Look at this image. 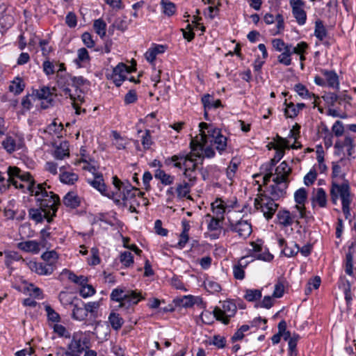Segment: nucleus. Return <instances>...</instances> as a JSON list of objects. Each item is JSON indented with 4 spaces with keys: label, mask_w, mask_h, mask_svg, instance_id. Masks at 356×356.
I'll return each instance as SVG.
<instances>
[{
    "label": "nucleus",
    "mask_w": 356,
    "mask_h": 356,
    "mask_svg": "<svg viewBox=\"0 0 356 356\" xmlns=\"http://www.w3.org/2000/svg\"><path fill=\"white\" fill-rule=\"evenodd\" d=\"M47 188H49L50 186H47L46 182L38 184L35 189L29 188V193L31 195L35 196L38 206L49 212V214L56 217L58 207L60 205V200L58 195L47 191Z\"/></svg>",
    "instance_id": "f257e3e1"
},
{
    "label": "nucleus",
    "mask_w": 356,
    "mask_h": 356,
    "mask_svg": "<svg viewBox=\"0 0 356 356\" xmlns=\"http://www.w3.org/2000/svg\"><path fill=\"white\" fill-rule=\"evenodd\" d=\"M307 198V193L305 188H300L294 193V200L296 205H305Z\"/></svg>",
    "instance_id": "a19ab883"
},
{
    "label": "nucleus",
    "mask_w": 356,
    "mask_h": 356,
    "mask_svg": "<svg viewBox=\"0 0 356 356\" xmlns=\"http://www.w3.org/2000/svg\"><path fill=\"white\" fill-rule=\"evenodd\" d=\"M327 35V31L321 19L315 22L314 35L320 41H323Z\"/></svg>",
    "instance_id": "2f4dec72"
},
{
    "label": "nucleus",
    "mask_w": 356,
    "mask_h": 356,
    "mask_svg": "<svg viewBox=\"0 0 356 356\" xmlns=\"http://www.w3.org/2000/svg\"><path fill=\"white\" fill-rule=\"evenodd\" d=\"M25 88V83L22 78L19 76L15 77L9 86V91L14 95H19Z\"/></svg>",
    "instance_id": "aec40b11"
},
{
    "label": "nucleus",
    "mask_w": 356,
    "mask_h": 356,
    "mask_svg": "<svg viewBox=\"0 0 356 356\" xmlns=\"http://www.w3.org/2000/svg\"><path fill=\"white\" fill-rule=\"evenodd\" d=\"M141 142L145 149H148L150 148V146L152 144V141L150 131L149 129L145 130V134L142 137Z\"/></svg>",
    "instance_id": "0e129e2a"
},
{
    "label": "nucleus",
    "mask_w": 356,
    "mask_h": 356,
    "mask_svg": "<svg viewBox=\"0 0 356 356\" xmlns=\"http://www.w3.org/2000/svg\"><path fill=\"white\" fill-rule=\"evenodd\" d=\"M312 202L313 207H314V202H317L320 207H325L327 205V195L325 190L323 188H318L316 191L315 196L312 197Z\"/></svg>",
    "instance_id": "b1692460"
},
{
    "label": "nucleus",
    "mask_w": 356,
    "mask_h": 356,
    "mask_svg": "<svg viewBox=\"0 0 356 356\" xmlns=\"http://www.w3.org/2000/svg\"><path fill=\"white\" fill-rule=\"evenodd\" d=\"M223 220L219 217H212L208 224V229L211 232L222 230L221 223Z\"/></svg>",
    "instance_id": "09e8293b"
},
{
    "label": "nucleus",
    "mask_w": 356,
    "mask_h": 356,
    "mask_svg": "<svg viewBox=\"0 0 356 356\" xmlns=\"http://www.w3.org/2000/svg\"><path fill=\"white\" fill-rule=\"evenodd\" d=\"M108 322L114 330H119L124 324V319L120 315L115 312H111L108 316Z\"/></svg>",
    "instance_id": "a878e982"
},
{
    "label": "nucleus",
    "mask_w": 356,
    "mask_h": 356,
    "mask_svg": "<svg viewBox=\"0 0 356 356\" xmlns=\"http://www.w3.org/2000/svg\"><path fill=\"white\" fill-rule=\"evenodd\" d=\"M90 60L88 50L84 48H80L77 51V58L74 60V63L79 67H82L81 63L89 61Z\"/></svg>",
    "instance_id": "58836bf2"
},
{
    "label": "nucleus",
    "mask_w": 356,
    "mask_h": 356,
    "mask_svg": "<svg viewBox=\"0 0 356 356\" xmlns=\"http://www.w3.org/2000/svg\"><path fill=\"white\" fill-rule=\"evenodd\" d=\"M88 183L90 184L94 188L100 192L102 195L106 196L107 197H113L114 195L113 191L108 192L107 186L104 182L102 174L95 175L94 179H88Z\"/></svg>",
    "instance_id": "1a4fd4ad"
},
{
    "label": "nucleus",
    "mask_w": 356,
    "mask_h": 356,
    "mask_svg": "<svg viewBox=\"0 0 356 356\" xmlns=\"http://www.w3.org/2000/svg\"><path fill=\"white\" fill-rule=\"evenodd\" d=\"M154 177L160 180L163 185H171L175 180L174 176L167 174L164 170L161 169L156 170Z\"/></svg>",
    "instance_id": "393cba45"
},
{
    "label": "nucleus",
    "mask_w": 356,
    "mask_h": 356,
    "mask_svg": "<svg viewBox=\"0 0 356 356\" xmlns=\"http://www.w3.org/2000/svg\"><path fill=\"white\" fill-rule=\"evenodd\" d=\"M55 96L56 95L51 90L49 87L44 86L39 89H33L31 95L29 94L24 96L22 99V106L24 109L27 111L30 110L32 106L30 99V97H31L33 100H41L40 108L45 110L54 106Z\"/></svg>",
    "instance_id": "f03ea898"
},
{
    "label": "nucleus",
    "mask_w": 356,
    "mask_h": 356,
    "mask_svg": "<svg viewBox=\"0 0 356 356\" xmlns=\"http://www.w3.org/2000/svg\"><path fill=\"white\" fill-rule=\"evenodd\" d=\"M254 204L257 210H261L266 220H270L274 216L279 204L268 198V195L261 193L254 199Z\"/></svg>",
    "instance_id": "39448f33"
},
{
    "label": "nucleus",
    "mask_w": 356,
    "mask_h": 356,
    "mask_svg": "<svg viewBox=\"0 0 356 356\" xmlns=\"http://www.w3.org/2000/svg\"><path fill=\"white\" fill-rule=\"evenodd\" d=\"M173 302L177 307H191L194 305V297L193 296H184L181 298L174 299Z\"/></svg>",
    "instance_id": "c756f323"
},
{
    "label": "nucleus",
    "mask_w": 356,
    "mask_h": 356,
    "mask_svg": "<svg viewBox=\"0 0 356 356\" xmlns=\"http://www.w3.org/2000/svg\"><path fill=\"white\" fill-rule=\"evenodd\" d=\"M227 138L221 134V132H218V134L213 138V143L216 145V149L221 154L227 147Z\"/></svg>",
    "instance_id": "e433bc0d"
},
{
    "label": "nucleus",
    "mask_w": 356,
    "mask_h": 356,
    "mask_svg": "<svg viewBox=\"0 0 356 356\" xmlns=\"http://www.w3.org/2000/svg\"><path fill=\"white\" fill-rule=\"evenodd\" d=\"M63 204L72 209H76L80 205V200L78 195L73 192H68L63 197Z\"/></svg>",
    "instance_id": "5701e85b"
},
{
    "label": "nucleus",
    "mask_w": 356,
    "mask_h": 356,
    "mask_svg": "<svg viewBox=\"0 0 356 356\" xmlns=\"http://www.w3.org/2000/svg\"><path fill=\"white\" fill-rule=\"evenodd\" d=\"M111 300L120 303L119 307L129 309L131 306L137 305L143 299L141 293L136 291L129 290L124 293L122 289H114L111 293Z\"/></svg>",
    "instance_id": "20e7f679"
},
{
    "label": "nucleus",
    "mask_w": 356,
    "mask_h": 356,
    "mask_svg": "<svg viewBox=\"0 0 356 356\" xmlns=\"http://www.w3.org/2000/svg\"><path fill=\"white\" fill-rule=\"evenodd\" d=\"M353 138H352L349 136H346L344 140L341 141L338 140L334 144V148L338 150H343V147H348L349 145H351L353 143Z\"/></svg>",
    "instance_id": "5fc2aeb1"
},
{
    "label": "nucleus",
    "mask_w": 356,
    "mask_h": 356,
    "mask_svg": "<svg viewBox=\"0 0 356 356\" xmlns=\"http://www.w3.org/2000/svg\"><path fill=\"white\" fill-rule=\"evenodd\" d=\"M229 222V230L238 234V236L242 238H248L252 233V225L247 220L242 219L234 222L229 218H227Z\"/></svg>",
    "instance_id": "0eeeda50"
},
{
    "label": "nucleus",
    "mask_w": 356,
    "mask_h": 356,
    "mask_svg": "<svg viewBox=\"0 0 356 356\" xmlns=\"http://www.w3.org/2000/svg\"><path fill=\"white\" fill-rule=\"evenodd\" d=\"M273 296H264L263 300L261 302L257 303L255 305V307H263V308H266V309L271 308L274 305V300H273Z\"/></svg>",
    "instance_id": "680f3d73"
},
{
    "label": "nucleus",
    "mask_w": 356,
    "mask_h": 356,
    "mask_svg": "<svg viewBox=\"0 0 356 356\" xmlns=\"http://www.w3.org/2000/svg\"><path fill=\"white\" fill-rule=\"evenodd\" d=\"M80 303L82 306L85 307L86 310L87 311V314H90V316L94 318H96L98 316V309L100 306L99 302L98 301L95 302H89L88 303H84L82 300H80Z\"/></svg>",
    "instance_id": "c9c22d12"
},
{
    "label": "nucleus",
    "mask_w": 356,
    "mask_h": 356,
    "mask_svg": "<svg viewBox=\"0 0 356 356\" xmlns=\"http://www.w3.org/2000/svg\"><path fill=\"white\" fill-rule=\"evenodd\" d=\"M345 272L349 275L353 274V254L350 251L346 255Z\"/></svg>",
    "instance_id": "603ef678"
},
{
    "label": "nucleus",
    "mask_w": 356,
    "mask_h": 356,
    "mask_svg": "<svg viewBox=\"0 0 356 356\" xmlns=\"http://www.w3.org/2000/svg\"><path fill=\"white\" fill-rule=\"evenodd\" d=\"M202 140H203V143H202L198 142L197 140H194L193 139V140H191V141L190 143V147L191 149V152H190L189 154H193V158L194 157L202 158L200 164L203 163L204 156H202V154H200V151L202 152L203 146H204L205 143H206V139Z\"/></svg>",
    "instance_id": "f3484780"
},
{
    "label": "nucleus",
    "mask_w": 356,
    "mask_h": 356,
    "mask_svg": "<svg viewBox=\"0 0 356 356\" xmlns=\"http://www.w3.org/2000/svg\"><path fill=\"white\" fill-rule=\"evenodd\" d=\"M339 196L341 199L343 213L345 218L348 219L350 216V204L351 202L350 186L348 180H344V182L341 184L332 182L330 188V198L332 204H336L337 203Z\"/></svg>",
    "instance_id": "7ed1b4c3"
},
{
    "label": "nucleus",
    "mask_w": 356,
    "mask_h": 356,
    "mask_svg": "<svg viewBox=\"0 0 356 356\" xmlns=\"http://www.w3.org/2000/svg\"><path fill=\"white\" fill-rule=\"evenodd\" d=\"M160 5L161 6L163 13L165 15L171 17L175 14L177 6L173 2L169 0H161Z\"/></svg>",
    "instance_id": "bb28decb"
},
{
    "label": "nucleus",
    "mask_w": 356,
    "mask_h": 356,
    "mask_svg": "<svg viewBox=\"0 0 356 356\" xmlns=\"http://www.w3.org/2000/svg\"><path fill=\"white\" fill-rule=\"evenodd\" d=\"M291 171V168L289 166L288 163L285 161H282L280 165L275 168L276 175H284L287 178H289Z\"/></svg>",
    "instance_id": "49530a36"
},
{
    "label": "nucleus",
    "mask_w": 356,
    "mask_h": 356,
    "mask_svg": "<svg viewBox=\"0 0 356 356\" xmlns=\"http://www.w3.org/2000/svg\"><path fill=\"white\" fill-rule=\"evenodd\" d=\"M91 252V258L88 261V264L92 266H96L98 265L101 260L99 257V250L97 248H92L90 250Z\"/></svg>",
    "instance_id": "052dcab7"
},
{
    "label": "nucleus",
    "mask_w": 356,
    "mask_h": 356,
    "mask_svg": "<svg viewBox=\"0 0 356 356\" xmlns=\"http://www.w3.org/2000/svg\"><path fill=\"white\" fill-rule=\"evenodd\" d=\"M323 98L327 104L331 106H334L339 100V96L334 92H327L323 96Z\"/></svg>",
    "instance_id": "338daca9"
},
{
    "label": "nucleus",
    "mask_w": 356,
    "mask_h": 356,
    "mask_svg": "<svg viewBox=\"0 0 356 356\" xmlns=\"http://www.w3.org/2000/svg\"><path fill=\"white\" fill-rule=\"evenodd\" d=\"M284 105L285 106L284 113L286 118H294L298 115L299 109L296 108L293 102L288 103L287 99H285Z\"/></svg>",
    "instance_id": "f704fd0d"
},
{
    "label": "nucleus",
    "mask_w": 356,
    "mask_h": 356,
    "mask_svg": "<svg viewBox=\"0 0 356 356\" xmlns=\"http://www.w3.org/2000/svg\"><path fill=\"white\" fill-rule=\"evenodd\" d=\"M86 84L90 85V81L83 78V76H72V86L79 88L81 86H84Z\"/></svg>",
    "instance_id": "e2e57ef3"
},
{
    "label": "nucleus",
    "mask_w": 356,
    "mask_h": 356,
    "mask_svg": "<svg viewBox=\"0 0 356 356\" xmlns=\"http://www.w3.org/2000/svg\"><path fill=\"white\" fill-rule=\"evenodd\" d=\"M222 309L218 307H216L213 313L214 317L218 321H220L224 325H228L230 321V318L233 317L237 310L236 305L232 300H225L222 302Z\"/></svg>",
    "instance_id": "423d86ee"
},
{
    "label": "nucleus",
    "mask_w": 356,
    "mask_h": 356,
    "mask_svg": "<svg viewBox=\"0 0 356 356\" xmlns=\"http://www.w3.org/2000/svg\"><path fill=\"white\" fill-rule=\"evenodd\" d=\"M68 143L63 141L57 146L54 152V156L58 160L63 159L65 156H70Z\"/></svg>",
    "instance_id": "4be33fe9"
},
{
    "label": "nucleus",
    "mask_w": 356,
    "mask_h": 356,
    "mask_svg": "<svg viewBox=\"0 0 356 356\" xmlns=\"http://www.w3.org/2000/svg\"><path fill=\"white\" fill-rule=\"evenodd\" d=\"M79 176L74 172H63L60 174V180L62 183L72 185L78 180Z\"/></svg>",
    "instance_id": "4c0bfd02"
},
{
    "label": "nucleus",
    "mask_w": 356,
    "mask_h": 356,
    "mask_svg": "<svg viewBox=\"0 0 356 356\" xmlns=\"http://www.w3.org/2000/svg\"><path fill=\"white\" fill-rule=\"evenodd\" d=\"M81 39L83 44L88 48H92L95 46V41L92 39L91 34L88 32H85L81 35Z\"/></svg>",
    "instance_id": "774afa93"
},
{
    "label": "nucleus",
    "mask_w": 356,
    "mask_h": 356,
    "mask_svg": "<svg viewBox=\"0 0 356 356\" xmlns=\"http://www.w3.org/2000/svg\"><path fill=\"white\" fill-rule=\"evenodd\" d=\"M17 247L20 250L27 252L38 253L40 251V243L35 241L20 242L17 244Z\"/></svg>",
    "instance_id": "a211bd4d"
},
{
    "label": "nucleus",
    "mask_w": 356,
    "mask_h": 356,
    "mask_svg": "<svg viewBox=\"0 0 356 356\" xmlns=\"http://www.w3.org/2000/svg\"><path fill=\"white\" fill-rule=\"evenodd\" d=\"M191 186H193L186 181H184L182 183L177 184L176 188L177 197L179 199H182L184 197L187 199H191L189 193L191 192Z\"/></svg>",
    "instance_id": "412c9836"
},
{
    "label": "nucleus",
    "mask_w": 356,
    "mask_h": 356,
    "mask_svg": "<svg viewBox=\"0 0 356 356\" xmlns=\"http://www.w3.org/2000/svg\"><path fill=\"white\" fill-rule=\"evenodd\" d=\"M44 309L47 312V316L49 321L59 323L61 320L60 316L49 305H44Z\"/></svg>",
    "instance_id": "c03bdc74"
},
{
    "label": "nucleus",
    "mask_w": 356,
    "mask_h": 356,
    "mask_svg": "<svg viewBox=\"0 0 356 356\" xmlns=\"http://www.w3.org/2000/svg\"><path fill=\"white\" fill-rule=\"evenodd\" d=\"M209 344H212L218 348H223L226 345V339L224 337H220V335H214L213 337L212 341L209 342Z\"/></svg>",
    "instance_id": "bf43d9fd"
},
{
    "label": "nucleus",
    "mask_w": 356,
    "mask_h": 356,
    "mask_svg": "<svg viewBox=\"0 0 356 356\" xmlns=\"http://www.w3.org/2000/svg\"><path fill=\"white\" fill-rule=\"evenodd\" d=\"M80 300H81L74 297L70 304L73 306L72 318L74 320L82 321L86 318L88 314L85 307L82 306L80 303Z\"/></svg>",
    "instance_id": "9d476101"
},
{
    "label": "nucleus",
    "mask_w": 356,
    "mask_h": 356,
    "mask_svg": "<svg viewBox=\"0 0 356 356\" xmlns=\"http://www.w3.org/2000/svg\"><path fill=\"white\" fill-rule=\"evenodd\" d=\"M277 218L278 223L284 227L291 226L294 222L291 213L286 209L280 210L277 213Z\"/></svg>",
    "instance_id": "4468645a"
},
{
    "label": "nucleus",
    "mask_w": 356,
    "mask_h": 356,
    "mask_svg": "<svg viewBox=\"0 0 356 356\" xmlns=\"http://www.w3.org/2000/svg\"><path fill=\"white\" fill-rule=\"evenodd\" d=\"M2 146L8 153L11 154L15 150V140L11 136H7L2 141Z\"/></svg>",
    "instance_id": "de8ad7c7"
},
{
    "label": "nucleus",
    "mask_w": 356,
    "mask_h": 356,
    "mask_svg": "<svg viewBox=\"0 0 356 356\" xmlns=\"http://www.w3.org/2000/svg\"><path fill=\"white\" fill-rule=\"evenodd\" d=\"M298 252L299 245L294 242H291L290 245H286V246L282 250V254L288 257L296 255Z\"/></svg>",
    "instance_id": "37998d69"
},
{
    "label": "nucleus",
    "mask_w": 356,
    "mask_h": 356,
    "mask_svg": "<svg viewBox=\"0 0 356 356\" xmlns=\"http://www.w3.org/2000/svg\"><path fill=\"white\" fill-rule=\"evenodd\" d=\"M57 84L58 88L63 90L65 95H68L71 99L74 97L71 94V90L69 86H72V76L70 74L65 72L63 74H57Z\"/></svg>",
    "instance_id": "9b49d317"
},
{
    "label": "nucleus",
    "mask_w": 356,
    "mask_h": 356,
    "mask_svg": "<svg viewBox=\"0 0 356 356\" xmlns=\"http://www.w3.org/2000/svg\"><path fill=\"white\" fill-rule=\"evenodd\" d=\"M95 292V288L92 285L88 284V283L79 289V294L83 298L92 296Z\"/></svg>",
    "instance_id": "864d4df0"
},
{
    "label": "nucleus",
    "mask_w": 356,
    "mask_h": 356,
    "mask_svg": "<svg viewBox=\"0 0 356 356\" xmlns=\"http://www.w3.org/2000/svg\"><path fill=\"white\" fill-rule=\"evenodd\" d=\"M321 73L325 77L327 86L333 88H339V81L337 74L334 70H322Z\"/></svg>",
    "instance_id": "2eb2a0df"
},
{
    "label": "nucleus",
    "mask_w": 356,
    "mask_h": 356,
    "mask_svg": "<svg viewBox=\"0 0 356 356\" xmlns=\"http://www.w3.org/2000/svg\"><path fill=\"white\" fill-rule=\"evenodd\" d=\"M305 6H294L292 8V14L299 25H304L307 20V13L303 9Z\"/></svg>",
    "instance_id": "6ab92c4d"
},
{
    "label": "nucleus",
    "mask_w": 356,
    "mask_h": 356,
    "mask_svg": "<svg viewBox=\"0 0 356 356\" xmlns=\"http://www.w3.org/2000/svg\"><path fill=\"white\" fill-rule=\"evenodd\" d=\"M136 71V63H135V66L132 70H128V65L123 63H120L117 65L113 69L112 75L119 76L122 75V76H126L125 72L131 73Z\"/></svg>",
    "instance_id": "473e14b6"
},
{
    "label": "nucleus",
    "mask_w": 356,
    "mask_h": 356,
    "mask_svg": "<svg viewBox=\"0 0 356 356\" xmlns=\"http://www.w3.org/2000/svg\"><path fill=\"white\" fill-rule=\"evenodd\" d=\"M58 254L55 250L47 251L44 252L41 256V258L44 261H47V263H51L52 264L58 259Z\"/></svg>",
    "instance_id": "4d7b16f0"
},
{
    "label": "nucleus",
    "mask_w": 356,
    "mask_h": 356,
    "mask_svg": "<svg viewBox=\"0 0 356 356\" xmlns=\"http://www.w3.org/2000/svg\"><path fill=\"white\" fill-rule=\"evenodd\" d=\"M285 189L286 188L277 185H270L268 187V191L270 193L268 198L274 201L279 200L286 194Z\"/></svg>",
    "instance_id": "cd10ccee"
},
{
    "label": "nucleus",
    "mask_w": 356,
    "mask_h": 356,
    "mask_svg": "<svg viewBox=\"0 0 356 356\" xmlns=\"http://www.w3.org/2000/svg\"><path fill=\"white\" fill-rule=\"evenodd\" d=\"M19 179L21 181H27L29 182V185L27 186V190L29 191V188H31V189L36 188V183L32 175L30 172H25L22 175H19Z\"/></svg>",
    "instance_id": "8fccbe9b"
},
{
    "label": "nucleus",
    "mask_w": 356,
    "mask_h": 356,
    "mask_svg": "<svg viewBox=\"0 0 356 356\" xmlns=\"http://www.w3.org/2000/svg\"><path fill=\"white\" fill-rule=\"evenodd\" d=\"M54 332L56 333L59 337L70 338V334L67 330L65 326L60 324H55L53 327Z\"/></svg>",
    "instance_id": "6e6d98bb"
},
{
    "label": "nucleus",
    "mask_w": 356,
    "mask_h": 356,
    "mask_svg": "<svg viewBox=\"0 0 356 356\" xmlns=\"http://www.w3.org/2000/svg\"><path fill=\"white\" fill-rule=\"evenodd\" d=\"M93 28L97 35L100 36L101 38H103L106 35V22L102 19H95L93 24Z\"/></svg>",
    "instance_id": "ea45409f"
},
{
    "label": "nucleus",
    "mask_w": 356,
    "mask_h": 356,
    "mask_svg": "<svg viewBox=\"0 0 356 356\" xmlns=\"http://www.w3.org/2000/svg\"><path fill=\"white\" fill-rule=\"evenodd\" d=\"M293 89L302 99L318 98L315 94L309 92L307 87L300 83L296 84Z\"/></svg>",
    "instance_id": "7c9ffc66"
},
{
    "label": "nucleus",
    "mask_w": 356,
    "mask_h": 356,
    "mask_svg": "<svg viewBox=\"0 0 356 356\" xmlns=\"http://www.w3.org/2000/svg\"><path fill=\"white\" fill-rule=\"evenodd\" d=\"M84 350L85 348L81 339H76L73 337L67 346V350L65 352V355L67 356H80Z\"/></svg>",
    "instance_id": "ddd939ff"
},
{
    "label": "nucleus",
    "mask_w": 356,
    "mask_h": 356,
    "mask_svg": "<svg viewBox=\"0 0 356 356\" xmlns=\"http://www.w3.org/2000/svg\"><path fill=\"white\" fill-rule=\"evenodd\" d=\"M171 161H183V164L186 166L187 162H193L195 159L193 157V154L180 153L177 155H173L170 157Z\"/></svg>",
    "instance_id": "a18cd8bd"
},
{
    "label": "nucleus",
    "mask_w": 356,
    "mask_h": 356,
    "mask_svg": "<svg viewBox=\"0 0 356 356\" xmlns=\"http://www.w3.org/2000/svg\"><path fill=\"white\" fill-rule=\"evenodd\" d=\"M28 266L32 271L40 275H48L54 272V266L51 263H38L31 261Z\"/></svg>",
    "instance_id": "f8f14e48"
},
{
    "label": "nucleus",
    "mask_w": 356,
    "mask_h": 356,
    "mask_svg": "<svg viewBox=\"0 0 356 356\" xmlns=\"http://www.w3.org/2000/svg\"><path fill=\"white\" fill-rule=\"evenodd\" d=\"M29 218L35 221L36 223L42 222L45 219L48 223L54 221V216L49 214L47 211H44L43 208L38 206V208H31L29 209Z\"/></svg>",
    "instance_id": "6e6552de"
},
{
    "label": "nucleus",
    "mask_w": 356,
    "mask_h": 356,
    "mask_svg": "<svg viewBox=\"0 0 356 356\" xmlns=\"http://www.w3.org/2000/svg\"><path fill=\"white\" fill-rule=\"evenodd\" d=\"M138 99V95L135 90H130L125 95L124 102L125 104H130L136 102Z\"/></svg>",
    "instance_id": "69168bd1"
},
{
    "label": "nucleus",
    "mask_w": 356,
    "mask_h": 356,
    "mask_svg": "<svg viewBox=\"0 0 356 356\" xmlns=\"http://www.w3.org/2000/svg\"><path fill=\"white\" fill-rule=\"evenodd\" d=\"M120 262L126 267L130 266L134 263V257L129 251H124L120 254Z\"/></svg>",
    "instance_id": "3c124183"
},
{
    "label": "nucleus",
    "mask_w": 356,
    "mask_h": 356,
    "mask_svg": "<svg viewBox=\"0 0 356 356\" xmlns=\"http://www.w3.org/2000/svg\"><path fill=\"white\" fill-rule=\"evenodd\" d=\"M204 110L223 107L220 99L213 100L209 94H205L201 99Z\"/></svg>",
    "instance_id": "dca6fc26"
},
{
    "label": "nucleus",
    "mask_w": 356,
    "mask_h": 356,
    "mask_svg": "<svg viewBox=\"0 0 356 356\" xmlns=\"http://www.w3.org/2000/svg\"><path fill=\"white\" fill-rule=\"evenodd\" d=\"M130 20H128L127 17H123V18H117L111 26H110L108 29L109 33H111V31L112 30V32L113 31V29L115 28L118 30L124 32L125 31L128 26L129 24Z\"/></svg>",
    "instance_id": "c85d7f7f"
},
{
    "label": "nucleus",
    "mask_w": 356,
    "mask_h": 356,
    "mask_svg": "<svg viewBox=\"0 0 356 356\" xmlns=\"http://www.w3.org/2000/svg\"><path fill=\"white\" fill-rule=\"evenodd\" d=\"M211 209L216 215V217L221 218V220H225L224 213L226 208L220 199L218 198L214 202L211 203Z\"/></svg>",
    "instance_id": "72a5a7b5"
},
{
    "label": "nucleus",
    "mask_w": 356,
    "mask_h": 356,
    "mask_svg": "<svg viewBox=\"0 0 356 356\" xmlns=\"http://www.w3.org/2000/svg\"><path fill=\"white\" fill-rule=\"evenodd\" d=\"M261 298V291L259 289H246L244 298L248 302H254Z\"/></svg>",
    "instance_id": "79ce46f5"
},
{
    "label": "nucleus",
    "mask_w": 356,
    "mask_h": 356,
    "mask_svg": "<svg viewBox=\"0 0 356 356\" xmlns=\"http://www.w3.org/2000/svg\"><path fill=\"white\" fill-rule=\"evenodd\" d=\"M332 131L337 137L341 136L344 132L343 122L340 120L336 121L332 127Z\"/></svg>",
    "instance_id": "13d9d810"
}]
</instances>
